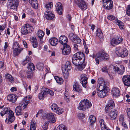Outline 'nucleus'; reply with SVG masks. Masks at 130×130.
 <instances>
[{
	"instance_id": "f257e3e1",
	"label": "nucleus",
	"mask_w": 130,
	"mask_h": 130,
	"mask_svg": "<svg viewBox=\"0 0 130 130\" xmlns=\"http://www.w3.org/2000/svg\"><path fill=\"white\" fill-rule=\"evenodd\" d=\"M8 113V118H6L5 122L7 124L11 123L14 121L15 119L14 113L12 110H8L7 108H5L1 112L0 115L3 117V116Z\"/></svg>"
},
{
	"instance_id": "f03ea898",
	"label": "nucleus",
	"mask_w": 130,
	"mask_h": 130,
	"mask_svg": "<svg viewBox=\"0 0 130 130\" xmlns=\"http://www.w3.org/2000/svg\"><path fill=\"white\" fill-rule=\"evenodd\" d=\"M91 106V103L88 100L85 99L82 100L79 104L78 109L79 110L84 111L90 108Z\"/></svg>"
},
{
	"instance_id": "7ed1b4c3",
	"label": "nucleus",
	"mask_w": 130,
	"mask_h": 130,
	"mask_svg": "<svg viewBox=\"0 0 130 130\" xmlns=\"http://www.w3.org/2000/svg\"><path fill=\"white\" fill-rule=\"evenodd\" d=\"M32 27L29 24H25L21 27V31L22 35H25L32 32Z\"/></svg>"
},
{
	"instance_id": "20e7f679",
	"label": "nucleus",
	"mask_w": 130,
	"mask_h": 130,
	"mask_svg": "<svg viewBox=\"0 0 130 130\" xmlns=\"http://www.w3.org/2000/svg\"><path fill=\"white\" fill-rule=\"evenodd\" d=\"M71 63L69 61L66 62L65 66L64 68L62 67V68L63 76L65 78L67 79L68 77V71L71 70Z\"/></svg>"
},
{
	"instance_id": "39448f33",
	"label": "nucleus",
	"mask_w": 130,
	"mask_h": 130,
	"mask_svg": "<svg viewBox=\"0 0 130 130\" xmlns=\"http://www.w3.org/2000/svg\"><path fill=\"white\" fill-rule=\"evenodd\" d=\"M19 3L18 0H8L7 6L8 8L13 10L17 9Z\"/></svg>"
},
{
	"instance_id": "423d86ee",
	"label": "nucleus",
	"mask_w": 130,
	"mask_h": 130,
	"mask_svg": "<svg viewBox=\"0 0 130 130\" xmlns=\"http://www.w3.org/2000/svg\"><path fill=\"white\" fill-rule=\"evenodd\" d=\"M98 83L96 87L97 90H100L103 88H108L107 82L105 81L102 77H99L98 78L97 81Z\"/></svg>"
},
{
	"instance_id": "0eeeda50",
	"label": "nucleus",
	"mask_w": 130,
	"mask_h": 130,
	"mask_svg": "<svg viewBox=\"0 0 130 130\" xmlns=\"http://www.w3.org/2000/svg\"><path fill=\"white\" fill-rule=\"evenodd\" d=\"M42 91L39 94V98L41 100H42L44 98V96L46 94H49L51 95L54 94V92L51 90L47 88H43Z\"/></svg>"
},
{
	"instance_id": "6e6552de",
	"label": "nucleus",
	"mask_w": 130,
	"mask_h": 130,
	"mask_svg": "<svg viewBox=\"0 0 130 130\" xmlns=\"http://www.w3.org/2000/svg\"><path fill=\"white\" fill-rule=\"evenodd\" d=\"M55 115L53 113H49L47 114H42V117L43 119H45L47 118L51 122L53 123L55 122L56 120V119L55 117Z\"/></svg>"
},
{
	"instance_id": "1a4fd4ad",
	"label": "nucleus",
	"mask_w": 130,
	"mask_h": 130,
	"mask_svg": "<svg viewBox=\"0 0 130 130\" xmlns=\"http://www.w3.org/2000/svg\"><path fill=\"white\" fill-rule=\"evenodd\" d=\"M103 7L104 9L107 10H110L112 9L113 4L112 1L111 0H102Z\"/></svg>"
},
{
	"instance_id": "9d476101",
	"label": "nucleus",
	"mask_w": 130,
	"mask_h": 130,
	"mask_svg": "<svg viewBox=\"0 0 130 130\" xmlns=\"http://www.w3.org/2000/svg\"><path fill=\"white\" fill-rule=\"evenodd\" d=\"M123 39L120 35H118L116 37L113 38L110 41L111 44L115 46L120 44L123 41Z\"/></svg>"
},
{
	"instance_id": "9b49d317",
	"label": "nucleus",
	"mask_w": 130,
	"mask_h": 130,
	"mask_svg": "<svg viewBox=\"0 0 130 130\" xmlns=\"http://www.w3.org/2000/svg\"><path fill=\"white\" fill-rule=\"evenodd\" d=\"M109 90V88H103L100 90H97V94L99 96L103 98L106 96L107 93Z\"/></svg>"
},
{
	"instance_id": "f8f14e48",
	"label": "nucleus",
	"mask_w": 130,
	"mask_h": 130,
	"mask_svg": "<svg viewBox=\"0 0 130 130\" xmlns=\"http://www.w3.org/2000/svg\"><path fill=\"white\" fill-rule=\"evenodd\" d=\"M115 104L114 101L112 100H110L108 103L106 105L105 108V111L106 113H108L109 110L113 109L115 107Z\"/></svg>"
},
{
	"instance_id": "ddd939ff",
	"label": "nucleus",
	"mask_w": 130,
	"mask_h": 130,
	"mask_svg": "<svg viewBox=\"0 0 130 130\" xmlns=\"http://www.w3.org/2000/svg\"><path fill=\"white\" fill-rule=\"evenodd\" d=\"M108 113V116L109 118L111 120H113L116 119L118 112L114 109L109 110Z\"/></svg>"
},
{
	"instance_id": "4468645a",
	"label": "nucleus",
	"mask_w": 130,
	"mask_h": 130,
	"mask_svg": "<svg viewBox=\"0 0 130 130\" xmlns=\"http://www.w3.org/2000/svg\"><path fill=\"white\" fill-rule=\"evenodd\" d=\"M71 48L68 44H65L63 45L62 49V54L64 55H68L70 54L71 52Z\"/></svg>"
},
{
	"instance_id": "2eb2a0df",
	"label": "nucleus",
	"mask_w": 130,
	"mask_h": 130,
	"mask_svg": "<svg viewBox=\"0 0 130 130\" xmlns=\"http://www.w3.org/2000/svg\"><path fill=\"white\" fill-rule=\"evenodd\" d=\"M73 57L79 59L80 60L85 61V56L84 54L81 52H77L74 54Z\"/></svg>"
},
{
	"instance_id": "dca6fc26",
	"label": "nucleus",
	"mask_w": 130,
	"mask_h": 130,
	"mask_svg": "<svg viewBox=\"0 0 130 130\" xmlns=\"http://www.w3.org/2000/svg\"><path fill=\"white\" fill-rule=\"evenodd\" d=\"M95 60L97 64H99L100 61H102V51H99L96 54Z\"/></svg>"
},
{
	"instance_id": "f3484780",
	"label": "nucleus",
	"mask_w": 130,
	"mask_h": 130,
	"mask_svg": "<svg viewBox=\"0 0 130 130\" xmlns=\"http://www.w3.org/2000/svg\"><path fill=\"white\" fill-rule=\"evenodd\" d=\"M122 80L124 85L130 87V75L124 76L122 77Z\"/></svg>"
},
{
	"instance_id": "a211bd4d",
	"label": "nucleus",
	"mask_w": 130,
	"mask_h": 130,
	"mask_svg": "<svg viewBox=\"0 0 130 130\" xmlns=\"http://www.w3.org/2000/svg\"><path fill=\"white\" fill-rule=\"evenodd\" d=\"M45 17L48 20H52L55 18L54 14L51 12L47 11L44 13Z\"/></svg>"
},
{
	"instance_id": "6ab92c4d",
	"label": "nucleus",
	"mask_w": 130,
	"mask_h": 130,
	"mask_svg": "<svg viewBox=\"0 0 130 130\" xmlns=\"http://www.w3.org/2000/svg\"><path fill=\"white\" fill-rule=\"evenodd\" d=\"M17 98V96L14 94H10L7 97L8 101L13 103H14L16 102Z\"/></svg>"
},
{
	"instance_id": "aec40b11",
	"label": "nucleus",
	"mask_w": 130,
	"mask_h": 130,
	"mask_svg": "<svg viewBox=\"0 0 130 130\" xmlns=\"http://www.w3.org/2000/svg\"><path fill=\"white\" fill-rule=\"evenodd\" d=\"M111 92L112 94L115 97H118L120 95V90L118 88H113Z\"/></svg>"
},
{
	"instance_id": "412c9836",
	"label": "nucleus",
	"mask_w": 130,
	"mask_h": 130,
	"mask_svg": "<svg viewBox=\"0 0 130 130\" xmlns=\"http://www.w3.org/2000/svg\"><path fill=\"white\" fill-rule=\"evenodd\" d=\"M88 78L86 76H81V78L80 79V83L82 84L83 86L86 88L87 84Z\"/></svg>"
},
{
	"instance_id": "4be33fe9",
	"label": "nucleus",
	"mask_w": 130,
	"mask_h": 130,
	"mask_svg": "<svg viewBox=\"0 0 130 130\" xmlns=\"http://www.w3.org/2000/svg\"><path fill=\"white\" fill-rule=\"evenodd\" d=\"M59 40L60 43L63 45L65 44H67V43L68 39L64 35L61 36L59 38Z\"/></svg>"
},
{
	"instance_id": "5701e85b",
	"label": "nucleus",
	"mask_w": 130,
	"mask_h": 130,
	"mask_svg": "<svg viewBox=\"0 0 130 130\" xmlns=\"http://www.w3.org/2000/svg\"><path fill=\"white\" fill-rule=\"evenodd\" d=\"M89 119L90 121V128H92L93 127L94 123L96 121V118L94 116L91 115L90 116Z\"/></svg>"
},
{
	"instance_id": "b1692460",
	"label": "nucleus",
	"mask_w": 130,
	"mask_h": 130,
	"mask_svg": "<svg viewBox=\"0 0 130 130\" xmlns=\"http://www.w3.org/2000/svg\"><path fill=\"white\" fill-rule=\"evenodd\" d=\"M73 89L74 91L77 92H81L82 89L80 86L77 82H75L73 87Z\"/></svg>"
},
{
	"instance_id": "393cba45",
	"label": "nucleus",
	"mask_w": 130,
	"mask_h": 130,
	"mask_svg": "<svg viewBox=\"0 0 130 130\" xmlns=\"http://www.w3.org/2000/svg\"><path fill=\"white\" fill-rule=\"evenodd\" d=\"M56 10L58 13L61 15L62 14V6L61 3L58 2L56 3L55 5Z\"/></svg>"
},
{
	"instance_id": "a878e982",
	"label": "nucleus",
	"mask_w": 130,
	"mask_h": 130,
	"mask_svg": "<svg viewBox=\"0 0 130 130\" xmlns=\"http://www.w3.org/2000/svg\"><path fill=\"white\" fill-rule=\"evenodd\" d=\"M99 123L102 130H110L109 128H108L106 125L103 119H102L100 120Z\"/></svg>"
},
{
	"instance_id": "bb28decb",
	"label": "nucleus",
	"mask_w": 130,
	"mask_h": 130,
	"mask_svg": "<svg viewBox=\"0 0 130 130\" xmlns=\"http://www.w3.org/2000/svg\"><path fill=\"white\" fill-rule=\"evenodd\" d=\"M5 77L6 81L9 82L10 83H13L14 82V78L10 74H6Z\"/></svg>"
},
{
	"instance_id": "cd10ccee",
	"label": "nucleus",
	"mask_w": 130,
	"mask_h": 130,
	"mask_svg": "<svg viewBox=\"0 0 130 130\" xmlns=\"http://www.w3.org/2000/svg\"><path fill=\"white\" fill-rule=\"evenodd\" d=\"M22 105H20L19 106L16 107L15 112L17 116L21 115L23 114V113L22 110Z\"/></svg>"
},
{
	"instance_id": "c85d7f7f",
	"label": "nucleus",
	"mask_w": 130,
	"mask_h": 130,
	"mask_svg": "<svg viewBox=\"0 0 130 130\" xmlns=\"http://www.w3.org/2000/svg\"><path fill=\"white\" fill-rule=\"evenodd\" d=\"M120 68L121 69L117 66H115L114 67V69L115 70L117 71L119 74H122L124 72L125 68L123 66H120Z\"/></svg>"
},
{
	"instance_id": "c756f323",
	"label": "nucleus",
	"mask_w": 130,
	"mask_h": 130,
	"mask_svg": "<svg viewBox=\"0 0 130 130\" xmlns=\"http://www.w3.org/2000/svg\"><path fill=\"white\" fill-rule=\"evenodd\" d=\"M49 42L52 46H55L59 42L57 38L55 37H53L50 39Z\"/></svg>"
},
{
	"instance_id": "7c9ffc66",
	"label": "nucleus",
	"mask_w": 130,
	"mask_h": 130,
	"mask_svg": "<svg viewBox=\"0 0 130 130\" xmlns=\"http://www.w3.org/2000/svg\"><path fill=\"white\" fill-rule=\"evenodd\" d=\"M13 55L15 57L18 55L23 50V48H21L20 49L15 48L13 49Z\"/></svg>"
},
{
	"instance_id": "2f4dec72",
	"label": "nucleus",
	"mask_w": 130,
	"mask_h": 130,
	"mask_svg": "<svg viewBox=\"0 0 130 130\" xmlns=\"http://www.w3.org/2000/svg\"><path fill=\"white\" fill-rule=\"evenodd\" d=\"M96 36L98 37L101 41L103 40V35L101 30L100 29H98L96 31Z\"/></svg>"
},
{
	"instance_id": "473e14b6",
	"label": "nucleus",
	"mask_w": 130,
	"mask_h": 130,
	"mask_svg": "<svg viewBox=\"0 0 130 130\" xmlns=\"http://www.w3.org/2000/svg\"><path fill=\"white\" fill-rule=\"evenodd\" d=\"M79 8L83 10H85L87 8V7L84 0L77 5Z\"/></svg>"
},
{
	"instance_id": "72a5a7b5",
	"label": "nucleus",
	"mask_w": 130,
	"mask_h": 130,
	"mask_svg": "<svg viewBox=\"0 0 130 130\" xmlns=\"http://www.w3.org/2000/svg\"><path fill=\"white\" fill-rule=\"evenodd\" d=\"M29 2L32 7L35 9L38 8V3L37 0H29Z\"/></svg>"
},
{
	"instance_id": "f704fd0d",
	"label": "nucleus",
	"mask_w": 130,
	"mask_h": 130,
	"mask_svg": "<svg viewBox=\"0 0 130 130\" xmlns=\"http://www.w3.org/2000/svg\"><path fill=\"white\" fill-rule=\"evenodd\" d=\"M84 61L83 60L82 61H80L79 65L76 66L77 67V68L79 70L81 71L83 70L85 68L86 65L84 63Z\"/></svg>"
},
{
	"instance_id": "c9c22d12",
	"label": "nucleus",
	"mask_w": 130,
	"mask_h": 130,
	"mask_svg": "<svg viewBox=\"0 0 130 130\" xmlns=\"http://www.w3.org/2000/svg\"><path fill=\"white\" fill-rule=\"evenodd\" d=\"M115 23L118 25L119 28L121 29H124V24L123 22L118 19L116 20Z\"/></svg>"
},
{
	"instance_id": "e433bc0d",
	"label": "nucleus",
	"mask_w": 130,
	"mask_h": 130,
	"mask_svg": "<svg viewBox=\"0 0 130 130\" xmlns=\"http://www.w3.org/2000/svg\"><path fill=\"white\" fill-rule=\"evenodd\" d=\"M102 61L108 60L109 58L108 55L103 50L102 51Z\"/></svg>"
},
{
	"instance_id": "4c0bfd02",
	"label": "nucleus",
	"mask_w": 130,
	"mask_h": 130,
	"mask_svg": "<svg viewBox=\"0 0 130 130\" xmlns=\"http://www.w3.org/2000/svg\"><path fill=\"white\" fill-rule=\"evenodd\" d=\"M37 36L40 41L42 40L43 37L44 35V32L42 30H39L37 32Z\"/></svg>"
},
{
	"instance_id": "58836bf2",
	"label": "nucleus",
	"mask_w": 130,
	"mask_h": 130,
	"mask_svg": "<svg viewBox=\"0 0 130 130\" xmlns=\"http://www.w3.org/2000/svg\"><path fill=\"white\" fill-rule=\"evenodd\" d=\"M72 61L73 63L75 66H77L79 65V63L80 62V61H82L79 60V59H77L75 57H73L72 59Z\"/></svg>"
},
{
	"instance_id": "ea45409f",
	"label": "nucleus",
	"mask_w": 130,
	"mask_h": 130,
	"mask_svg": "<svg viewBox=\"0 0 130 130\" xmlns=\"http://www.w3.org/2000/svg\"><path fill=\"white\" fill-rule=\"evenodd\" d=\"M54 78L57 83L59 84H62L63 83V80L61 77H59L57 76H55L54 77Z\"/></svg>"
},
{
	"instance_id": "a19ab883",
	"label": "nucleus",
	"mask_w": 130,
	"mask_h": 130,
	"mask_svg": "<svg viewBox=\"0 0 130 130\" xmlns=\"http://www.w3.org/2000/svg\"><path fill=\"white\" fill-rule=\"evenodd\" d=\"M27 67L28 69L30 70L32 72L34 71L35 69V67L34 64L31 62L29 63Z\"/></svg>"
},
{
	"instance_id": "79ce46f5",
	"label": "nucleus",
	"mask_w": 130,
	"mask_h": 130,
	"mask_svg": "<svg viewBox=\"0 0 130 130\" xmlns=\"http://www.w3.org/2000/svg\"><path fill=\"white\" fill-rule=\"evenodd\" d=\"M121 56H119V57H124L126 56L128 54V51L126 49H123L120 54Z\"/></svg>"
},
{
	"instance_id": "37998d69",
	"label": "nucleus",
	"mask_w": 130,
	"mask_h": 130,
	"mask_svg": "<svg viewBox=\"0 0 130 130\" xmlns=\"http://www.w3.org/2000/svg\"><path fill=\"white\" fill-rule=\"evenodd\" d=\"M33 76V73L30 71H27L26 77L28 79H31Z\"/></svg>"
},
{
	"instance_id": "c03bdc74",
	"label": "nucleus",
	"mask_w": 130,
	"mask_h": 130,
	"mask_svg": "<svg viewBox=\"0 0 130 130\" xmlns=\"http://www.w3.org/2000/svg\"><path fill=\"white\" fill-rule=\"evenodd\" d=\"M31 59L28 56H26L25 59L24 60L22 61V63L24 65H25L29 61H30Z\"/></svg>"
},
{
	"instance_id": "a18cd8bd",
	"label": "nucleus",
	"mask_w": 130,
	"mask_h": 130,
	"mask_svg": "<svg viewBox=\"0 0 130 130\" xmlns=\"http://www.w3.org/2000/svg\"><path fill=\"white\" fill-rule=\"evenodd\" d=\"M123 50V49L121 48V47H117L116 51V53L117 55L119 56H121L120 54Z\"/></svg>"
},
{
	"instance_id": "49530a36",
	"label": "nucleus",
	"mask_w": 130,
	"mask_h": 130,
	"mask_svg": "<svg viewBox=\"0 0 130 130\" xmlns=\"http://www.w3.org/2000/svg\"><path fill=\"white\" fill-rule=\"evenodd\" d=\"M37 68L40 71H42L43 69L44 65L42 63H38L36 66Z\"/></svg>"
},
{
	"instance_id": "de8ad7c7",
	"label": "nucleus",
	"mask_w": 130,
	"mask_h": 130,
	"mask_svg": "<svg viewBox=\"0 0 130 130\" xmlns=\"http://www.w3.org/2000/svg\"><path fill=\"white\" fill-rule=\"evenodd\" d=\"M27 71L22 70L21 71L19 72V74L21 77L24 78L26 77Z\"/></svg>"
},
{
	"instance_id": "09e8293b",
	"label": "nucleus",
	"mask_w": 130,
	"mask_h": 130,
	"mask_svg": "<svg viewBox=\"0 0 130 130\" xmlns=\"http://www.w3.org/2000/svg\"><path fill=\"white\" fill-rule=\"evenodd\" d=\"M64 112V110L62 108L58 107L55 112L59 115L61 114Z\"/></svg>"
},
{
	"instance_id": "8fccbe9b",
	"label": "nucleus",
	"mask_w": 130,
	"mask_h": 130,
	"mask_svg": "<svg viewBox=\"0 0 130 130\" xmlns=\"http://www.w3.org/2000/svg\"><path fill=\"white\" fill-rule=\"evenodd\" d=\"M56 130H67V129L65 125L63 124H60L57 127Z\"/></svg>"
},
{
	"instance_id": "3c124183",
	"label": "nucleus",
	"mask_w": 130,
	"mask_h": 130,
	"mask_svg": "<svg viewBox=\"0 0 130 130\" xmlns=\"http://www.w3.org/2000/svg\"><path fill=\"white\" fill-rule=\"evenodd\" d=\"M36 123L32 121L31 122L30 126V130H36Z\"/></svg>"
},
{
	"instance_id": "603ef678",
	"label": "nucleus",
	"mask_w": 130,
	"mask_h": 130,
	"mask_svg": "<svg viewBox=\"0 0 130 130\" xmlns=\"http://www.w3.org/2000/svg\"><path fill=\"white\" fill-rule=\"evenodd\" d=\"M107 18L108 20L111 21L115 20V22H116L117 19H118L114 16L112 15L107 16Z\"/></svg>"
},
{
	"instance_id": "864d4df0",
	"label": "nucleus",
	"mask_w": 130,
	"mask_h": 130,
	"mask_svg": "<svg viewBox=\"0 0 130 130\" xmlns=\"http://www.w3.org/2000/svg\"><path fill=\"white\" fill-rule=\"evenodd\" d=\"M58 107L57 105L55 104H53L51 106V109L55 112H56Z\"/></svg>"
},
{
	"instance_id": "5fc2aeb1",
	"label": "nucleus",
	"mask_w": 130,
	"mask_h": 130,
	"mask_svg": "<svg viewBox=\"0 0 130 130\" xmlns=\"http://www.w3.org/2000/svg\"><path fill=\"white\" fill-rule=\"evenodd\" d=\"M74 42L75 43L79 44L81 42V39L78 37L76 36V38L73 40Z\"/></svg>"
},
{
	"instance_id": "6e6d98bb",
	"label": "nucleus",
	"mask_w": 130,
	"mask_h": 130,
	"mask_svg": "<svg viewBox=\"0 0 130 130\" xmlns=\"http://www.w3.org/2000/svg\"><path fill=\"white\" fill-rule=\"evenodd\" d=\"M23 104H22L21 105H22V107H24V109L25 108L28 104L29 103V100H24L23 101Z\"/></svg>"
},
{
	"instance_id": "4d7b16f0",
	"label": "nucleus",
	"mask_w": 130,
	"mask_h": 130,
	"mask_svg": "<svg viewBox=\"0 0 130 130\" xmlns=\"http://www.w3.org/2000/svg\"><path fill=\"white\" fill-rule=\"evenodd\" d=\"M125 120L124 116L123 114H121L120 116L119 121V122L121 123L122 122H124Z\"/></svg>"
},
{
	"instance_id": "13d9d810",
	"label": "nucleus",
	"mask_w": 130,
	"mask_h": 130,
	"mask_svg": "<svg viewBox=\"0 0 130 130\" xmlns=\"http://www.w3.org/2000/svg\"><path fill=\"white\" fill-rule=\"evenodd\" d=\"M76 36L74 35L73 33H70L69 35V38L72 41H73V40L76 38Z\"/></svg>"
},
{
	"instance_id": "bf43d9fd",
	"label": "nucleus",
	"mask_w": 130,
	"mask_h": 130,
	"mask_svg": "<svg viewBox=\"0 0 130 130\" xmlns=\"http://www.w3.org/2000/svg\"><path fill=\"white\" fill-rule=\"evenodd\" d=\"M53 5L52 3H50L48 4H46L45 7L46 9H47L48 10H49L53 7Z\"/></svg>"
},
{
	"instance_id": "052dcab7",
	"label": "nucleus",
	"mask_w": 130,
	"mask_h": 130,
	"mask_svg": "<svg viewBox=\"0 0 130 130\" xmlns=\"http://www.w3.org/2000/svg\"><path fill=\"white\" fill-rule=\"evenodd\" d=\"M32 44L34 48H36L38 46L37 42V40H35L32 43Z\"/></svg>"
},
{
	"instance_id": "680f3d73",
	"label": "nucleus",
	"mask_w": 130,
	"mask_h": 130,
	"mask_svg": "<svg viewBox=\"0 0 130 130\" xmlns=\"http://www.w3.org/2000/svg\"><path fill=\"white\" fill-rule=\"evenodd\" d=\"M84 1V0H74V3L78 5Z\"/></svg>"
},
{
	"instance_id": "e2e57ef3",
	"label": "nucleus",
	"mask_w": 130,
	"mask_h": 130,
	"mask_svg": "<svg viewBox=\"0 0 130 130\" xmlns=\"http://www.w3.org/2000/svg\"><path fill=\"white\" fill-rule=\"evenodd\" d=\"M126 13L128 16H130V5L127 8Z\"/></svg>"
},
{
	"instance_id": "0e129e2a",
	"label": "nucleus",
	"mask_w": 130,
	"mask_h": 130,
	"mask_svg": "<svg viewBox=\"0 0 130 130\" xmlns=\"http://www.w3.org/2000/svg\"><path fill=\"white\" fill-rule=\"evenodd\" d=\"M102 71L104 72H107V68L106 66L103 67L102 68Z\"/></svg>"
},
{
	"instance_id": "69168bd1",
	"label": "nucleus",
	"mask_w": 130,
	"mask_h": 130,
	"mask_svg": "<svg viewBox=\"0 0 130 130\" xmlns=\"http://www.w3.org/2000/svg\"><path fill=\"white\" fill-rule=\"evenodd\" d=\"M13 45V46L16 47L15 48H20V46L19 43L17 42H15L14 43Z\"/></svg>"
},
{
	"instance_id": "338daca9",
	"label": "nucleus",
	"mask_w": 130,
	"mask_h": 130,
	"mask_svg": "<svg viewBox=\"0 0 130 130\" xmlns=\"http://www.w3.org/2000/svg\"><path fill=\"white\" fill-rule=\"evenodd\" d=\"M126 111L127 116L128 117L130 118V108H127Z\"/></svg>"
},
{
	"instance_id": "774afa93",
	"label": "nucleus",
	"mask_w": 130,
	"mask_h": 130,
	"mask_svg": "<svg viewBox=\"0 0 130 130\" xmlns=\"http://www.w3.org/2000/svg\"><path fill=\"white\" fill-rule=\"evenodd\" d=\"M8 43L7 42H5V46L4 47V50L5 53L6 52V49L8 46Z\"/></svg>"
}]
</instances>
